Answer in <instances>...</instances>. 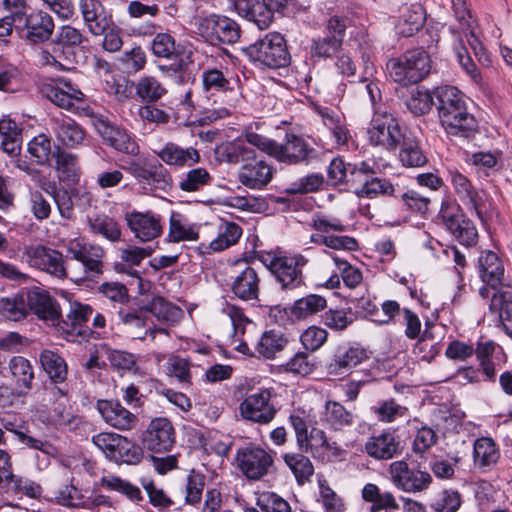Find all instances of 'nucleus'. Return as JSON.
<instances>
[{
    "label": "nucleus",
    "instance_id": "nucleus-1",
    "mask_svg": "<svg viewBox=\"0 0 512 512\" xmlns=\"http://www.w3.org/2000/svg\"><path fill=\"white\" fill-rule=\"evenodd\" d=\"M454 10V17L458 26L453 27L450 32L457 37L460 46L454 48L457 61L462 69L469 75L475 83L482 80L481 73L469 55L467 48L463 45L464 38L469 46L476 51L480 45L478 38L473 31V19L469 9L468 0H451Z\"/></svg>",
    "mask_w": 512,
    "mask_h": 512
},
{
    "label": "nucleus",
    "instance_id": "nucleus-2",
    "mask_svg": "<svg viewBox=\"0 0 512 512\" xmlns=\"http://www.w3.org/2000/svg\"><path fill=\"white\" fill-rule=\"evenodd\" d=\"M148 494L150 503L160 509H168L178 502L195 505L201 501L205 486L204 478L192 471L183 481L173 485L171 495H168L162 488L157 487L153 481L142 483Z\"/></svg>",
    "mask_w": 512,
    "mask_h": 512
},
{
    "label": "nucleus",
    "instance_id": "nucleus-3",
    "mask_svg": "<svg viewBox=\"0 0 512 512\" xmlns=\"http://www.w3.org/2000/svg\"><path fill=\"white\" fill-rule=\"evenodd\" d=\"M243 53L257 66L277 69L290 63L284 37L277 32L266 34L256 42L244 47Z\"/></svg>",
    "mask_w": 512,
    "mask_h": 512
},
{
    "label": "nucleus",
    "instance_id": "nucleus-4",
    "mask_svg": "<svg viewBox=\"0 0 512 512\" xmlns=\"http://www.w3.org/2000/svg\"><path fill=\"white\" fill-rule=\"evenodd\" d=\"M390 77L397 83L407 86L422 81L431 70L429 54L422 48L406 51L398 59L389 61Z\"/></svg>",
    "mask_w": 512,
    "mask_h": 512
},
{
    "label": "nucleus",
    "instance_id": "nucleus-5",
    "mask_svg": "<svg viewBox=\"0 0 512 512\" xmlns=\"http://www.w3.org/2000/svg\"><path fill=\"white\" fill-rule=\"evenodd\" d=\"M92 443L105 456L117 463H137L142 458V451L128 438L113 432H101L92 436Z\"/></svg>",
    "mask_w": 512,
    "mask_h": 512
},
{
    "label": "nucleus",
    "instance_id": "nucleus-6",
    "mask_svg": "<svg viewBox=\"0 0 512 512\" xmlns=\"http://www.w3.org/2000/svg\"><path fill=\"white\" fill-rule=\"evenodd\" d=\"M367 133L372 145L382 146L388 150H394L400 146L406 134L397 119L387 111L374 113Z\"/></svg>",
    "mask_w": 512,
    "mask_h": 512
},
{
    "label": "nucleus",
    "instance_id": "nucleus-7",
    "mask_svg": "<svg viewBox=\"0 0 512 512\" xmlns=\"http://www.w3.org/2000/svg\"><path fill=\"white\" fill-rule=\"evenodd\" d=\"M152 54L157 58L173 60L169 65H160L159 69L168 76L186 73L192 64L190 56L178 52L175 38L168 32L157 33L151 41Z\"/></svg>",
    "mask_w": 512,
    "mask_h": 512
},
{
    "label": "nucleus",
    "instance_id": "nucleus-8",
    "mask_svg": "<svg viewBox=\"0 0 512 512\" xmlns=\"http://www.w3.org/2000/svg\"><path fill=\"white\" fill-rule=\"evenodd\" d=\"M68 255L82 264V271L76 273L77 280H94L103 274L104 249L96 244L72 241L67 247Z\"/></svg>",
    "mask_w": 512,
    "mask_h": 512
},
{
    "label": "nucleus",
    "instance_id": "nucleus-9",
    "mask_svg": "<svg viewBox=\"0 0 512 512\" xmlns=\"http://www.w3.org/2000/svg\"><path fill=\"white\" fill-rule=\"evenodd\" d=\"M28 264L57 279L69 277L63 254L56 249L37 244L24 248Z\"/></svg>",
    "mask_w": 512,
    "mask_h": 512
},
{
    "label": "nucleus",
    "instance_id": "nucleus-10",
    "mask_svg": "<svg viewBox=\"0 0 512 512\" xmlns=\"http://www.w3.org/2000/svg\"><path fill=\"white\" fill-rule=\"evenodd\" d=\"M261 278L259 272L246 262L236 264L229 276L228 286L232 294L242 301H258Z\"/></svg>",
    "mask_w": 512,
    "mask_h": 512
},
{
    "label": "nucleus",
    "instance_id": "nucleus-11",
    "mask_svg": "<svg viewBox=\"0 0 512 512\" xmlns=\"http://www.w3.org/2000/svg\"><path fill=\"white\" fill-rule=\"evenodd\" d=\"M127 171L141 184L151 190L166 191L172 186V176L157 160H132Z\"/></svg>",
    "mask_w": 512,
    "mask_h": 512
},
{
    "label": "nucleus",
    "instance_id": "nucleus-12",
    "mask_svg": "<svg viewBox=\"0 0 512 512\" xmlns=\"http://www.w3.org/2000/svg\"><path fill=\"white\" fill-rule=\"evenodd\" d=\"M316 153L304 137L286 133L282 142L276 143L273 158L287 165L308 164L316 157Z\"/></svg>",
    "mask_w": 512,
    "mask_h": 512
},
{
    "label": "nucleus",
    "instance_id": "nucleus-13",
    "mask_svg": "<svg viewBox=\"0 0 512 512\" xmlns=\"http://www.w3.org/2000/svg\"><path fill=\"white\" fill-rule=\"evenodd\" d=\"M198 30L212 44H234L239 40L241 34L240 26L236 21L216 14L202 18Z\"/></svg>",
    "mask_w": 512,
    "mask_h": 512
},
{
    "label": "nucleus",
    "instance_id": "nucleus-14",
    "mask_svg": "<svg viewBox=\"0 0 512 512\" xmlns=\"http://www.w3.org/2000/svg\"><path fill=\"white\" fill-rule=\"evenodd\" d=\"M448 89L446 86L437 87L432 94L422 91L419 88L412 90L411 96L406 101L407 108L415 115L427 113L432 105L438 110L439 121L442 127L447 130L448 119Z\"/></svg>",
    "mask_w": 512,
    "mask_h": 512
},
{
    "label": "nucleus",
    "instance_id": "nucleus-15",
    "mask_svg": "<svg viewBox=\"0 0 512 512\" xmlns=\"http://www.w3.org/2000/svg\"><path fill=\"white\" fill-rule=\"evenodd\" d=\"M475 117L466 111L461 92L450 86V136L470 140L477 132Z\"/></svg>",
    "mask_w": 512,
    "mask_h": 512
},
{
    "label": "nucleus",
    "instance_id": "nucleus-16",
    "mask_svg": "<svg viewBox=\"0 0 512 512\" xmlns=\"http://www.w3.org/2000/svg\"><path fill=\"white\" fill-rule=\"evenodd\" d=\"M389 472L393 484L408 493L422 492L430 486L432 481L428 472L410 467L407 462L402 460L392 462Z\"/></svg>",
    "mask_w": 512,
    "mask_h": 512
},
{
    "label": "nucleus",
    "instance_id": "nucleus-17",
    "mask_svg": "<svg viewBox=\"0 0 512 512\" xmlns=\"http://www.w3.org/2000/svg\"><path fill=\"white\" fill-rule=\"evenodd\" d=\"M15 20V27L24 31L25 39L32 44L49 40L55 27L52 17L44 11L18 14Z\"/></svg>",
    "mask_w": 512,
    "mask_h": 512
},
{
    "label": "nucleus",
    "instance_id": "nucleus-18",
    "mask_svg": "<svg viewBox=\"0 0 512 512\" xmlns=\"http://www.w3.org/2000/svg\"><path fill=\"white\" fill-rule=\"evenodd\" d=\"M308 259L301 254L279 256L272 259L270 271L275 275L283 289H294L302 284V267Z\"/></svg>",
    "mask_w": 512,
    "mask_h": 512
},
{
    "label": "nucleus",
    "instance_id": "nucleus-19",
    "mask_svg": "<svg viewBox=\"0 0 512 512\" xmlns=\"http://www.w3.org/2000/svg\"><path fill=\"white\" fill-rule=\"evenodd\" d=\"M277 409L271 403V392L268 389L248 395L240 404L241 416L258 424H268L276 416Z\"/></svg>",
    "mask_w": 512,
    "mask_h": 512
},
{
    "label": "nucleus",
    "instance_id": "nucleus-20",
    "mask_svg": "<svg viewBox=\"0 0 512 512\" xmlns=\"http://www.w3.org/2000/svg\"><path fill=\"white\" fill-rule=\"evenodd\" d=\"M92 313L93 309L90 305L72 302L69 305V311L65 319L61 318V312H59L58 323L55 324V328L67 341H76L77 337L87 335L84 326Z\"/></svg>",
    "mask_w": 512,
    "mask_h": 512
},
{
    "label": "nucleus",
    "instance_id": "nucleus-21",
    "mask_svg": "<svg viewBox=\"0 0 512 512\" xmlns=\"http://www.w3.org/2000/svg\"><path fill=\"white\" fill-rule=\"evenodd\" d=\"M125 220L130 231L142 242L152 241L163 233V218L154 211L127 212Z\"/></svg>",
    "mask_w": 512,
    "mask_h": 512
},
{
    "label": "nucleus",
    "instance_id": "nucleus-22",
    "mask_svg": "<svg viewBox=\"0 0 512 512\" xmlns=\"http://www.w3.org/2000/svg\"><path fill=\"white\" fill-rule=\"evenodd\" d=\"M346 23L339 17L328 20L324 36L312 41L311 54L318 58H331L340 50L345 37Z\"/></svg>",
    "mask_w": 512,
    "mask_h": 512
},
{
    "label": "nucleus",
    "instance_id": "nucleus-23",
    "mask_svg": "<svg viewBox=\"0 0 512 512\" xmlns=\"http://www.w3.org/2000/svg\"><path fill=\"white\" fill-rule=\"evenodd\" d=\"M236 460L241 472L250 480H259L272 467L273 458L260 447H246L238 450Z\"/></svg>",
    "mask_w": 512,
    "mask_h": 512
},
{
    "label": "nucleus",
    "instance_id": "nucleus-24",
    "mask_svg": "<svg viewBox=\"0 0 512 512\" xmlns=\"http://www.w3.org/2000/svg\"><path fill=\"white\" fill-rule=\"evenodd\" d=\"M175 443V429L167 418H155L148 425L143 445L152 452L162 453L169 451Z\"/></svg>",
    "mask_w": 512,
    "mask_h": 512
},
{
    "label": "nucleus",
    "instance_id": "nucleus-25",
    "mask_svg": "<svg viewBox=\"0 0 512 512\" xmlns=\"http://www.w3.org/2000/svg\"><path fill=\"white\" fill-rule=\"evenodd\" d=\"M24 294L28 313L33 311L40 319L55 327L60 312L56 300L40 288H33Z\"/></svg>",
    "mask_w": 512,
    "mask_h": 512
},
{
    "label": "nucleus",
    "instance_id": "nucleus-26",
    "mask_svg": "<svg viewBox=\"0 0 512 512\" xmlns=\"http://www.w3.org/2000/svg\"><path fill=\"white\" fill-rule=\"evenodd\" d=\"M57 141L65 147L75 148L85 138L84 129L72 118L60 113L50 120Z\"/></svg>",
    "mask_w": 512,
    "mask_h": 512
},
{
    "label": "nucleus",
    "instance_id": "nucleus-27",
    "mask_svg": "<svg viewBox=\"0 0 512 512\" xmlns=\"http://www.w3.org/2000/svg\"><path fill=\"white\" fill-rule=\"evenodd\" d=\"M365 357L366 353L362 348L348 344L339 345L326 365L327 372L333 376L346 374L350 369L361 363Z\"/></svg>",
    "mask_w": 512,
    "mask_h": 512
},
{
    "label": "nucleus",
    "instance_id": "nucleus-28",
    "mask_svg": "<svg viewBox=\"0 0 512 512\" xmlns=\"http://www.w3.org/2000/svg\"><path fill=\"white\" fill-rule=\"evenodd\" d=\"M97 409L103 420L118 430H130L137 423V417L118 401L98 400Z\"/></svg>",
    "mask_w": 512,
    "mask_h": 512
},
{
    "label": "nucleus",
    "instance_id": "nucleus-29",
    "mask_svg": "<svg viewBox=\"0 0 512 512\" xmlns=\"http://www.w3.org/2000/svg\"><path fill=\"white\" fill-rule=\"evenodd\" d=\"M272 168L264 160L245 161L238 173L239 182L250 189H263L272 180Z\"/></svg>",
    "mask_w": 512,
    "mask_h": 512
},
{
    "label": "nucleus",
    "instance_id": "nucleus-30",
    "mask_svg": "<svg viewBox=\"0 0 512 512\" xmlns=\"http://www.w3.org/2000/svg\"><path fill=\"white\" fill-rule=\"evenodd\" d=\"M98 131L105 142L115 150L129 155H137L139 146L137 142L124 129L113 126L106 122H101Z\"/></svg>",
    "mask_w": 512,
    "mask_h": 512
},
{
    "label": "nucleus",
    "instance_id": "nucleus-31",
    "mask_svg": "<svg viewBox=\"0 0 512 512\" xmlns=\"http://www.w3.org/2000/svg\"><path fill=\"white\" fill-rule=\"evenodd\" d=\"M198 239L199 225L191 222L186 215L173 211L169 218L166 241L168 243H180L197 241Z\"/></svg>",
    "mask_w": 512,
    "mask_h": 512
},
{
    "label": "nucleus",
    "instance_id": "nucleus-32",
    "mask_svg": "<svg viewBox=\"0 0 512 512\" xmlns=\"http://www.w3.org/2000/svg\"><path fill=\"white\" fill-rule=\"evenodd\" d=\"M474 465L482 472L490 471L500 459V450L490 437H480L472 444Z\"/></svg>",
    "mask_w": 512,
    "mask_h": 512
},
{
    "label": "nucleus",
    "instance_id": "nucleus-33",
    "mask_svg": "<svg viewBox=\"0 0 512 512\" xmlns=\"http://www.w3.org/2000/svg\"><path fill=\"white\" fill-rule=\"evenodd\" d=\"M401 450L398 437L392 432H383L372 436L365 444L367 454L378 460H388L399 454Z\"/></svg>",
    "mask_w": 512,
    "mask_h": 512
},
{
    "label": "nucleus",
    "instance_id": "nucleus-34",
    "mask_svg": "<svg viewBox=\"0 0 512 512\" xmlns=\"http://www.w3.org/2000/svg\"><path fill=\"white\" fill-rule=\"evenodd\" d=\"M145 309L140 310H127L120 308L117 311L119 323L123 324L126 330L133 335L134 338L144 339L149 333L152 338H155L156 333H167L164 328H146Z\"/></svg>",
    "mask_w": 512,
    "mask_h": 512
},
{
    "label": "nucleus",
    "instance_id": "nucleus-35",
    "mask_svg": "<svg viewBox=\"0 0 512 512\" xmlns=\"http://www.w3.org/2000/svg\"><path fill=\"white\" fill-rule=\"evenodd\" d=\"M46 97L55 105L66 110H73L75 102L83 100L84 94L68 81H60L57 85H48L43 89Z\"/></svg>",
    "mask_w": 512,
    "mask_h": 512
},
{
    "label": "nucleus",
    "instance_id": "nucleus-36",
    "mask_svg": "<svg viewBox=\"0 0 512 512\" xmlns=\"http://www.w3.org/2000/svg\"><path fill=\"white\" fill-rule=\"evenodd\" d=\"M478 271L481 280L492 288L502 283L504 266L493 251H483L478 258Z\"/></svg>",
    "mask_w": 512,
    "mask_h": 512
},
{
    "label": "nucleus",
    "instance_id": "nucleus-37",
    "mask_svg": "<svg viewBox=\"0 0 512 512\" xmlns=\"http://www.w3.org/2000/svg\"><path fill=\"white\" fill-rule=\"evenodd\" d=\"M157 155L165 164L176 167L191 166L201 159L197 149L183 148L173 142L166 143Z\"/></svg>",
    "mask_w": 512,
    "mask_h": 512
},
{
    "label": "nucleus",
    "instance_id": "nucleus-38",
    "mask_svg": "<svg viewBox=\"0 0 512 512\" xmlns=\"http://www.w3.org/2000/svg\"><path fill=\"white\" fill-rule=\"evenodd\" d=\"M214 155L218 162L238 164L254 160L255 151L241 141H227L216 146Z\"/></svg>",
    "mask_w": 512,
    "mask_h": 512
},
{
    "label": "nucleus",
    "instance_id": "nucleus-39",
    "mask_svg": "<svg viewBox=\"0 0 512 512\" xmlns=\"http://www.w3.org/2000/svg\"><path fill=\"white\" fill-rule=\"evenodd\" d=\"M425 19V11L421 4L405 6L396 25V31L404 37H410L423 27Z\"/></svg>",
    "mask_w": 512,
    "mask_h": 512
},
{
    "label": "nucleus",
    "instance_id": "nucleus-40",
    "mask_svg": "<svg viewBox=\"0 0 512 512\" xmlns=\"http://www.w3.org/2000/svg\"><path fill=\"white\" fill-rule=\"evenodd\" d=\"M490 310L499 314L505 333L512 338V289L499 290L491 299Z\"/></svg>",
    "mask_w": 512,
    "mask_h": 512
},
{
    "label": "nucleus",
    "instance_id": "nucleus-41",
    "mask_svg": "<svg viewBox=\"0 0 512 512\" xmlns=\"http://www.w3.org/2000/svg\"><path fill=\"white\" fill-rule=\"evenodd\" d=\"M40 363L54 383H62L66 380L68 374L67 363L57 352L48 349L43 350L40 354Z\"/></svg>",
    "mask_w": 512,
    "mask_h": 512
},
{
    "label": "nucleus",
    "instance_id": "nucleus-42",
    "mask_svg": "<svg viewBox=\"0 0 512 512\" xmlns=\"http://www.w3.org/2000/svg\"><path fill=\"white\" fill-rule=\"evenodd\" d=\"M90 231L100 235L110 242H117L121 238V229L112 217L105 214H95L88 217Z\"/></svg>",
    "mask_w": 512,
    "mask_h": 512
},
{
    "label": "nucleus",
    "instance_id": "nucleus-43",
    "mask_svg": "<svg viewBox=\"0 0 512 512\" xmlns=\"http://www.w3.org/2000/svg\"><path fill=\"white\" fill-rule=\"evenodd\" d=\"M145 311H149L159 321L175 324L183 316V311L173 303L166 301L163 297H155L145 307Z\"/></svg>",
    "mask_w": 512,
    "mask_h": 512
},
{
    "label": "nucleus",
    "instance_id": "nucleus-44",
    "mask_svg": "<svg viewBox=\"0 0 512 512\" xmlns=\"http://www.w3.org/2000/svg\"><path fill=\"white\" fill-rule=\"evenodd\" d=\"M327 306L326 299L317 294H309L296 300L291 308V314L296 319H306L313 316L320 311H323Z\"/></svg>",
    "mask_w": 512,
    "mask_h": 512
},
{
    "label": "nucleus",
    "instance_id": "nucleus-45",
    "mask_svg": "<svg viewBox=\"0 0 512 512\" xmlns=\"http://www.w3.org/2000/svg\"><path fill=\"white\" fill-rule=\"evenodd\" d=\"M288 339L280 331L269 330L263 333L255 346L259 355L271 359L287 345Z\"/></svg>",
    "mask_w": 512,
    "mask_h": 512
},
{
    "label": "nucleus",
    "instance_id": "nucleus-46",
    "mask_svg": "<svg viewBox=\"0 0 512 512\" xmlns=\"http://www.w3.org/2000/svg\"><path fill=\"white\" fill-rule=\"evenodd\" d=\"M56 170L59 178L64 182L75 183L79 178V167L76 155L61 150L59 147L55 152Z\"/></svg>",
    "mask_w": 512,
    "mask_h": 512
},
{
    "label": "nucleus",
    "instance_id": "nucleus-47",
    "mask_svg": "<svg viewBox=\"0 0 512 512\" xmlns=\"http://www.w3.org/2000/svg\"><path fill=\"white\" fill-rule=\"evenodd\" d=\"M324 421L334 430H342L354 422V415L338 402L328 401Z\"/></svg>",
    "mask_w": 512,
    "mask_h": 512
},
{
    "label": "nucleus",
    "instance_id": "nucleus-48",
    "mask_svg": "<svg viewBox=\"0 0 512 512\" xmlns=\"http://www.w3.org/2000/svg\"><path fill=\"white\" fill-rule=\"evenodd\" d=\"M9 368L17 386L22 388L24 392H28L34 379L33 367L29 360L21 356H14L9 362Z\"/></svg>",
    "mask_w": 512,
    "mask_h": 512
},
{
    "label": "nucleus",
    "instance_id": "nucleus-49",
    "mask_svg": "<svg viewBox=\"0 0 512 512\" xmlns=\"http://www.w3.org/2000/svg\"><path fill=\"white\" fill-rule=\"evenodd\" d=\"M24 293L0 298V313L9 320L20 321L28 316Z\"/></svg>",
    "mask_w": 512,
    "mask_h": 512
},
{
    "label": "nucleus",
    "instance_id": "nucleus-50",
    "mask_svg": "<svg viewBox=\"0 0 512 512\" xmlns=\"http://www.w3.org/2000/svg\"><path fill=\"white\" fill-rule=\"evenodd\" d=\"M213 178L205 168H193L179 180V188L184 192H198L210 185Z\"/></svg>",
    "mask_w": 512,
    "mask_h": 512
},
{
    "label": "nucleus",
    "instance_id": "nucleus-51",
    "mask_svg": "<svg viewBox=\"0 0 512 512\" xmlns=\"http://www.w3.org/2000/svg\"><path fill=\"white\" fill-rule=\"evenodd\" d=\"M399 157L404 166L407 167H422L426 164L427 158L421 151L417 141L414 137L404 135Z\"/></svg>",
    "mask_w": 512,
    "mask_h": 512
},
{
    "label": "nucleus",
    "instance_id": "nucleus-52",
    "mask_svg": "<svg viewBox=\"0 0 512 512\" xmlns=\"http://www.w3.org/2000/svg\"><path fill=\"white\" fill-rule=\"evenodd\" d=\"M450 232L461 245L466 247L472 246L477 242V230L469 219H462L460 221L450 215Z\"/></svg>",
    "mask_w": 512,
    "mask_h": 512
},
{
    "label": "nucleus",
    "instance_id": "nucleus-53",
    "mask_svg": "<svg viewBox=\"0 0 512 512\" xmlns=\"http://www.w3.org/2000/svg\"><path fill=\"white\" fill-rule=\"evenodd\" d=\"M284 461L293 472L298 483L303 484L308 481L314 473V467L310 459L303 454L290 453L285 454Z\"/></svg>",
    "mask_w": 512,
    "mask_h": 512
},
{
    "label": "nucleus",
    "instance_id": "nucleus-54",
    "mask_svg": "<svg viewBox=\"0 0 512 512\" xmlns=\"http://www.w3.org/2000/svg\"><path fill=\"white\" fill-rule=\"evenodd\" d=\"M257 508H247L245 512H291L289 503L273 492L261 493L256 501Z\"/></svg>",
    "mask_w": 512,
    "mask_h": 512
},
{
    "label": "nucleus",
    "instance_id": "nucleus-55",
    "mask_svg": "<svg viewBox=\"0 0 512 512\" xmlns=\"http://www.w3.org/2000/svg\"><path fill=\"white\" fill-rule=\"evenodd\" d=\"M451 182L459 201L468 209H475L477 206V191L472 186L470 180L460 173H455L452 176Z\"/></svg>",
    "mask_w": 512,
    "mask_h": 512
},
{
    "label": "nucleus",
    "instance_id": "nucleus-56",
    "mask_svg": "<svg viewBox=\"0 0 512 512\" xmlns=\"http://www.w3.org/2000/svg\"><path fill=\"white\" fill-rule=\"evenodd\" d=\"M393 193V185L386 179L378 177L363 179L361 186L355 189V194L357 196L367 198H375L378 195H392Z\"/></svg>",
    "mask_w": 512,
    "mask_h": 512
},
{
    "label": "nucleus",
    "instance_id": "nucleus-57",
    "mask_svg": "<svg viewBox=\"0 0 512 512\" xmlns=\"http://www.w3.org/2000/svg\"><path fill=\"white\" fill-rule=\"evenodd\" d=\"M137 95L146 102H156L166 94V88L153 76L142 77L135 86Z\"/></svg>",
    "mask_w": 512,
    "mask_h": 512
},
{
    "label": "nucleus",
    "instance_id": "nucleus-58",
    "mask_svg": "<svg viewBox=\"0 0 512 512\" xmlns=\"http://www.w3.org/2000/svg\"><path fill=\"white\" fill-rule=\"evenodd\" d=\"M322 323L333 331H343L354 321L351 309L330 308L321 316Z\"/></svg>",
    "mask_w": 512,
    "mask_h": 512
},
{
    "label": "nucleus",
    "instance_id": "nucleus-59",
    "mask_svg": "<svg viewBox=\"0 0 512 512\" xmlns=\"http://www.w3.org/2000/svg\"><path fill=\"white\" fill-rule=\"evenodd\" d=\"M101 484L104 488L120 492L133 502L143 500L139 487L116 476L102 477Z\"/></svg>",
    "mask_w": 512,
    "mask_h": 512
},
{
    "label": "nucleus",
    "instance_id": "nucleus-60",
    "mask_svg": "<svg viewBox=\"0 0 512 512\" xmlns=\"http://www.w3.org/2000/svg\"><path fill=\"white\" fill-rule=\"evenodd\" d=\"M28 153L36 159L37 164H48L52 154L51 139L45 134L35 136L28 143Z\"/></svg>",
    "mask_w": 512,
    "mask_h": 512
},
{
    "label": "nucleus",
    "instance_id": "nucleus-61",
    "mask_svg": "<svg viewBox=\"0 0 512 512\" xmlns=\"http://www.w3.org/2000/svg\"><path fill=\"white\" fill-rule=\"evenodd\" d=\"M331 257L344 284L350 289L356 288L363 279L361 270L335 254H331Z\"/></svg>",
    "mask_w": 512,
    "mask_h": 512
},
{
    "label": "nucleus",
    "instance_id": "nucleus-62",
    "mask_svg": "<svg viewBox=\"0 0 512 512\" xmlns=\"http://www.w3.org/2000/svg\"><path fill=\"white\" fill-rule=\"evenodd\" d=\"M378 420L385 423L395 421L397 418L404 417L408 409L398 404L394 399L381 401L378 406L372 408Z\"/></svg>",
    "mask_w": 512,
    "mask_h": 512
},
{
    "label": "nucleus",
    "instance_id": "nucleus-63",
    "mask_svg": "<svg viewBox=\"0 0 512 512\" xmlns=\"http://www.w3.org/2000/svg\"><path fill=\"white\" fill-rule=\"evenodd\" d=\"M105 90L118 101H125L132 96L134 82L124 76L111 77L105 81Z\"/></svg>",
    "mask_w": 512,
    "mask_h": 512
},
{
    "label": "nucleus",
    "instance_id": "nucleus-64",
    "mask_svg": "<svg viewBox=\"0 0 512 512\" xmlns=\"http://www.w3.org/2000/svg\"><path fill=\"white\" fill-rule=\"evenodd\" d=\"M242 235L241 227L236 223H227L224 230L210 243L213 251H222L234 245Z\"/></svg>",
    "mask_w": 512,
    "mask_h": 512
}]
</instances>
